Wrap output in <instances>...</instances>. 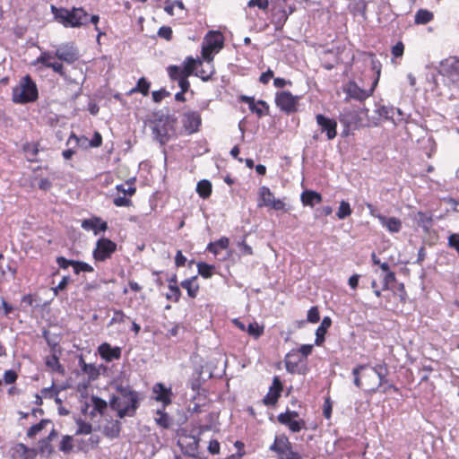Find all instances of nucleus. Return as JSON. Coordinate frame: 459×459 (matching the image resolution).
Returning a JSON list of instances; mask_svg holds the SVG:
<instances>
[{
	"label": "nucleus",
	"instance_id": "1",
	"mask_svg": "<svg viewBox=\"0 0 459 459\" xmlns=\"http://www.w3.org/2000/svg\"><path fill=\"white\" fill-rule=\"evenodd\" d=\"M79 57L78 49L73 44L66 43L58 46L55 51L42 52L37 58L36 64L52 68L54 72L59 74L62 77H65L64 65L59 61L71 65L77 61Z\"/></svg>",
	"mask_w": 459,
	"mask_h": 459
},
{
	"label": "nucleus",
	"instance_id": "2",
	"mask_svg": "<svg viewBox=\"0 0 459 459\" xmlns=\"http://www.w3.org/2000/svg\"><path fill=\"white\" fill-rule=\"evenodd\" d=\"M50 9L55 20L65 28H81L89 23V14L82 7L69 10L51 5Z\"/></svg>",
	"mask_w": 459,
	"mask_h": 459
},
{
	"label": "nucleus",
	"instance_id": "3",
	"mask_svg": "<svg viewBox=\"0 0 459 459\" xmlns=\"http://www.w3.org/2000/svg\"><path fill=\"white\" fill-rule=\"evenodd\" d=\"M120 396H113L110 400V407L117 411L119 418L134 416L138 408V394L128 386L117 388Z\"/></svg>",
	"mask_w": 459,
	"mask_h": 459
},
{
	"label": "nucleus",
	"instance_id": "4",
	"mask_svg": "<svg viewBox=\"0 0 459 459\" xmlns=\"http://www.w3.org/2000/svg\"><path fill=\"white\" fill-rule=\"evenodd\" d=\"M39 97L38 88L30 75L22 77L13 87L12 100L17 104H26L35 101Z\"/></svg>",
	"mask_w": 459,
	"mask_h": 459
},
{
	"label": "nucleus",
	"instance_id": "5",
	"mask_svg": "<svg viewBox=\"0 0 459 459\" xmlns=\"http://www.w3.org/2000/svg\"><path fill=\"white\" fill-rule=\"evenodd\" d=\"M152 130L155 140L163 145L175 134L174 121L169 117L156 119L152 123Z\"/></svg>",
	"mask_w": 459,
	"mask_h": 459
},
{
	"label": "nucleus",
	"instance_id": "6",
	"mask_svg": "<svg viewBox=\"0 0 459 459\" xmlns=\"http://www.w3.org/2000/svg\"><path fill=\"white\" fill-rule=\"evenodd\" d=\"M368 370L367 372H364V376L372 377L374 379V383L368 382L367 388L368 391L376 392L382 385L387 382V367L385 364H381L377 365L374 368H368Z\"/></svg>",
	"mask_w": 459,
	"mask_h": 459
},
{
	"label": "nucleus",
	"instance_id": "7",
	"mask_svg": "<svg viewBox=\"0 0 459 459\" xmlns=\"http://www.w3.org/2000/svg\"><path fill=\"white\" fill-rule=\"evenodd\" d=\"M117 244L108 238H100L93 251V257L97 261H105L116 251Z\"/></svg>",
	"mask_w": 459,
	"mask_h": 459
},
{
	"label": "nucleus",
	"instance_id": "8",
	"mask_svg": "<svg viewBox=\"0 0 459 459\" xmlns=\"http://www.w3.org/2000/svg\"><path fill=\"white\" fill-rule=\"evenodd\" d=\"M299 417V413L295 411H287L284 413L278 415V421L287 426L290 431L296 433L299 432L302 429H305L306 423L303 420H296Z\"/></svg>",
	"mask_w": 459,
	"mask_h": 459
},
{
	"label": "nucleus",
	"instance_id": "9",
	"mask_svg": "<svg viewBox=\"0 0 459 459\" xmlns=\"http://www.w3.org/2000/svg\"><path fill=\"white\" fill-rule=\"evenodd\" d=\"M299 98L284 91L276 94V105L286 113L296 111Z\"/></svg>",
	"mask_w": 459,
	"mask_h": 459
},
{
	"label": "nucleus",
	"instance_id": "10",
	"mask_svg": "<svg viewBox=\"0 0 459 459\" xmlns=\"http://www.w3.org/2000/svg\"><path fill=\"white\" fill-rule=\"evenodd\" d=\"M316 120L320 127L321 133L326 134L327 140H333L336 137L337 122L334 119L329 118L322 114H317Z\"/></svg>",
	"mask_w": 459,
	"mask_h": 459
},
{
	"label": "nucleus",
	"instance_id": "11",
	"mask_svg": "<svg viewBox=\"0 0 459 459\" xmlns=\"http://www.w3.org/2000/svg\"><path fill=\"white\" fill-rule=\"evenodd\" d=\"M367 206L370 209V213L377 217L382 226L385 227L388 231L391 233H397L402 229V221L398 218L395 217H386L382 214H376L373 211V206L370 204H368Z\"/></svg>",
	"mask_w": 459,
	"mask_h": 459
},
{
	"label": "nucleus",
	"instance_id": "12",
	"mask_svg": "<svg viewBox=\"0 0 459 459\" xmlns=\"http://www.w3.org/2000/svg\"><path fill=\"white\" fill-rule=\"evenodd\" d=\"M182 122L188 134H193L198 131L202 119L197 111H189L184 114Z\"/></svg>",
	"mask_w": 459,
	"mask_h": 459
},
{
	"label": "nucleus",
	"instance_id": "13",
	"mask_svg": "<svg viewBox=\"0 0 459 459\" xmlns=\"http://www.w3.org/2000/svg\"><path fill=\"white\" fill-rule=\"evenodd\" d=\"M282 390V385L278 377H275L273 381V385L269 389L268 394L263 399V402L266 405H274L278 398L281 395Z\"/></svg>",
	"mask_w": 459,
	"mask_h": 459
},
{
	"label": "nucleus",
	"instance_id": "14",
	"mask_svg": "<svg viewBox=\"0 0 459 459\" xmlns=\"http://www.w3.org/2000/svg\"><path fill=\"white\" fill-rule=\"evenodd\" d=\"M99 353L106 361L118 359L121 357V349L112 347L109 343L104 342L99 346Z\"/></svg>",
	"mask_w": 459,
	"mask_h": 459
},
{
	"label": "nucleus",
	"instance_id": "15",
	"mask_svg": "<svg viewBox=\"0 0 459 459\" xmlns=\"http://www.w3.org/2000/svg\"><path fill=\"white\" fill-rule=\"evenodd\" d=\"M82 228L85 230H93L97 235L99 231H105L108 229L107 222L101 221L100 218H91L82 221Z\"/></svg>",
	"mask_w": 459,
	"mask_h": 459
},
{
	"label": "nucleus",
	"instance_id": "16",
	"mask_svg": "<svg viewBox=\"0 0 459 459\" xmlns=\"http://www.w3.org/2000/svg\"><path fill=\"white\" fill-rule=\"evenodd\" d=\"M345 92L347 93L348 97L362 101L366 100L369 93L367 92V91L359 88L355 82H349L346 86Z\"/></svg>",
	"mask_w": 459,
	"mask_h": 459
},
{
	"label": "nucleus",
	"instance_id": "17",
	"mask_svg": "<svg viewBox=\"0 0 459 459\" xmlns=\"http://www.w3.org/2000/svg\"><path fill=\"white\" fill-rule=\"evenodd\" d=\"M153 393L155 394V400L161 402L164 406L171 403V390L168 389L163 384H156L153 386Z\"/></svg>",
	"mask_w": 459,
	"mask_h": 459
},
{
	"label": "nucleus",
	"instance_id": "18",
	"mask_svg": "<svg viewBox=\"0 0 459 459\" xmlns=\"http://www.w3.org/2000/svg\"><path fill=\"white\" fill-rule=\"evenodd\" d=\"M302 361V358L300 357L296 350H292L286 355L285 358V367L288 372L293 374L299 372L298 370L299 364Z\"/></svg>",
	"mask_w": 459,
	"mask_h": 459
},
{
	"label": "nucleus",
	"instance_id": "19",
	"mask_svg": "<svg viewBox=\"0 0 459 459\" xmlns=\"http://www.w3.org/2000/svg\"><path fill=\"white\" fill-rule=\"evenodd\" d=\"M212 51H219L223 47V39L220 32H210L205 38V45Z\"/></svg>",
	"mask_w": 459,
	"mask_h": 459
},
{
	"label": "nucleus",
	"instance_id": "20",
	"mask_svg": "<svg viewBox=\"0 0 459 459\" xmlns=\"http://www.w3.org/2000/svg\"><path fill=\"white\" fill-rule=\"evenodd\" d=\"M300 199L304 205H308L310 207H314L316 204L322 202L321 195L311 190L304 191L301 194Z\"/></svg>",
	"mask_w": 459,
	"mask_h": 459
},
{
	"label": "nucleus",
	"instance_id": "21",
	"mask_svg": "<svg viewBox=\"0 0 459 459\" xmlns=\"http://www.w3.org/2000/svg\"><path fill=\"white\" fill-rule=\"evenodd\" d=\"M290 446L291 444L285 435L276 436L273 444L270 446V450L280 455Z\"/></svg>",
	"mask_w": 459,
	"mask_h": 459
},
{
	"label": "nucleus",
	"instance_id": "22",
	"mask_svg": "<svg viewBox=\"0 0 459 459\" xmlns=\"http://www.w3.org/2000/svg\"><path fill=\"white\" fill-rule=\"evenodd\" d=\"M341 121L347 126H357L360 124L359 114L356 110H343Z\"/></svg>",
	"mask_w": 459,
	"mask_h": 459
},
{
	"label": "nucleus",
	"instance_id": "23",
	"mask_svg": "<svg viewBox=\"0 0 459 459\" xmlns=\"http://www.w3.org/2000/svg\"><path fill=\"white\" fill-rule=\"evenodd\" d=\"M331 318L325 316L323 318L319 327L316 331V344L320 345L325 340V334L327 329L331 326Z\"/></svg>",
	"mask_w": 459,
	"mask_h": 459
},
{
	"label": "nucleus",
	"instance_id": "24",
	"mask_svg": "<svg viewBox=\"0 0 459 459\" xmlns=\"http://www.w3.org/2000/svg\"><path fill=\"white\" fill-rule=\"evenodd\" d=\"M196 279L197 277L195 276L181 282V287L187 290L190 298H195L197 295L199 285L196 283Z\"/></svg>",
	"mask_w": 459,
	"mask_h": 459
},
{
	"label": "nucleus",
	"instance_id": "25",
	"mask_svg": "<svg viewBox=\"0 0 459 459\" xmlns=\"http://www.w3.org/2000/svg\"><path fill=\"white\" fill-rule=\"evenodd\" d=\"M52 354L50 356H48L46 358V366L52 369L53 371H57V372H61L63 371L62 369V367L59 363V359H58V355H57V351L53 349V352H51Z\"/></svg>",
	"mask_w": 459,
	"mask_h": 459
},
{
	"label": "nucleus",
	"instance_id": "26",
	"mask_svg": "<svg viewBox=\"0 0 459 459\" xmlns=\"http://www.w3.org/2000/svg\"><path fill=\"white\" fill-rule=\"evenodd\" d=\"M260 200L258 206H271L275 198L268 187L262 186L260 188Z\"/></svg>",
	"mask_w": 459,
	"mask_h": 459
},
{
	"label": "nucleus",
	"instance_id": "27",
	"mask_svg": "<svg viewBox=\"0 0 459 459\" xmlns=\"http://www.w3.org/2000/svg\"><path fill=\"white\" fill-rule=\"evenodd\" d=\"M198 65H202V62L200 60L194 59L191 56L187 57L185 62V66L182 69V74L190 76L193 74L194 71L197 69Z\"/></svg>",
	"mask_w": 459,
	"mask_h": 459
},
{
	"label": "nucleus",
	"instance_id": "28",
	"mask_svg": "<svg viewBox=\"0 0 459 459\" xmlns=\"http://www.w3.org/2000/svg\"><path fill=\"white\" fill-rule=\"evenodd\" d=\"M196 192L204 199L209 197L212 193V184L208 180H201L197 183Z\"/></svg>",
	"mask_w": 459,
	"mask_h": 459
},
{
	"label": "nucleus",
	"instance_id": "29",
	"mask_svg": "<svg viewBox=\"0 0 459 459\" xmlns=\"http://www.w3.org/2000/svg\"><path fill=\"white\" fill-rule=\"evenodd\" d=\"M433 13L428 10L420 9L415 14L416 24H426L433 20Z\"/></svg>",
	"mask_w": 459,
	"mask_h": 459
},
{
	"label": "nucleus",
	"instance_id": "30",
	"mask_svg": "<svg viewBox=\"0 0 459 459\" xmlns=\"http://www.w3.org/2000/svg\"><path fill=\"white\" fill-rule=\"evenodd\" d=\"M368 368V365H366V364H363V365H358L357 367H355L353 369H352V375L354 377V380H353V383L354 385L357 386V387H361L362 386V383H361V379H360V373L362 371H365L367 372Z\"/></svg>",
	"mask_w": 459,
	"mask_h": 459
},
{
	"label": "nucleus",
	"instance_id": "31",
	"mask_svg": "<svg viewBox=\"0 0 459 459\" xmlns=\"http://www.w3.org/2000/svg\"><path fill=\"white\" fill-rule=\"evenodd\" d=\"M241 100L243 102L248 104L249 109L252 112L257 114L258 117L264 116V113L263 109L256 107V104L255 102V99L253 97L242 96L241 97Z\"/></svg>",
	"mask_w": 459,
	"mask_h": 459
},
{
	"label": "nucleus",
	"instance_id": "32",
	"mask_svg": "<svg viewBox=\"0 0 459 459\" xmlns=\"http://www.w3.org/2000/svg\"><path fill=\"white\" fill-rule=\"evenodd\" d=\"M351 214V209L350 204L345 201H342L340 204L339 209L336 212V216L338 217V219L343 220L346 217L350 216Z\"/></svg>",
	"mask_w": 459,
	"mask_h": 459
},
{
	"label": "nucleus",
	"instance_id": "33",
	"mask_svg": "<svg viewBox=\"0 0 459 459\" xmlns=\"http://www.w3.org/2000/svg\"><path fill=\"white\" fill-rule=\"evenodd\" d=\"M49 423H50V420H41L40 422L31 426L29 429V430L27 432V436L29 437H35L39 432H40L46 427V425H48Z\"/></svg>",
	"mask_w": 459,
	"mask_h": 459
},
{
	"label": "nucleus",
	"instance_id": "34",
	"mask_svg": "<svg viewBox=\"0 0 459 459\" xmlns=\"http://www.w3.org/2000/svg\"><path fill=\"white\" fill-rule=\"evenodd\" d=\"M155 421L159 426L164 429L169 428L170 425L169 417L166 412L162 411L161 410L157 411V417L155 418Z\"/></svg>",
	"mask_w": 459,
	"mask_h": 459
},
{
	"label": "nucleus",
	"instance_id": "35",
	"mask_svg": "<svg viewBox=\"0 0 459 459\" xmlns=\"http://www.w3.org/2000/svg\"><path fill=\"white\" fill-rule=\"evenodd\" d=\"M73 437L71 436H64L59 446V450L68 454L73 450Z\"/></svg>",
	"mask_w": 459,
	"mask_h": 459
},
{
	"label": "nucleus",
	"instance_id": "36",
	"mask_svg": "<svg viewBox=\"0 0 459 459\" xmlns=\"http://www.w3.org/2000/svg\"><path fill=\"white\" fill-rule=\"evenodd\" d=\"M189 441L186 446V453L194 456L197 453L199 438L192 436L189 437Z\"/></svg>",
	"mask_w": 459,
	"mask_h": 459
},
{
	"label": "nucleus",
	"instance_id": "37",
	"mask_svg": "<svg viewBox=\"0 0 459 459\" xmlns=\"http://www.w3.org/2000/svg\"><path fill=\"white\" fill-rule=\"evenodd\" d=\"M449 68H451L452 70H455V74H457V71L459 69V62L457 60H455V59L446 60L445 63L441 64V70L440 71L443 74H448L449 73Z\"/></svg>",
	"mask_w": 459,
	"mask_h": 459
},
{
	"label": "nucleus",
	"instance_id": "38",
	"mask_svg": "<svg viewBox=\"0 0 459 459\" xmlns=\"http://www.w3.org/2000/svg\"><path fill=\"white\" fill-rule=\"evenodd\" d=\"M92 405L94 407V411H99L100 413H103L106 410L108 404L107 402L100 397L97 396H91V399Z\"/></svg>",
	"mask_w": 459,
	"mask_h": 459
},
{
	"label": "nucleus",
	"instance_id": "39",
	"mask_svg": "<svg viewBox=\"0 0 459 459\" xmlns=\"http://www.w3.org/2000/svg\"><path fill=\"white\" fill-rule=\"evenodd\" d=\"M150 82L145 78L139 79L136 88L133 89L132 91H140L143 95L147 96L149 94Z\"/></svg>",
	"mask_w": 459,
	"mask_h": 459
},
{
	"label": "nucleus",
	"instance_id": "40",
	"mask_svg": "<svg viewBox=\"0 0 459 459\" xmlns=\"http://www.w3.org/2000/svg\"><path fill=\"white\" fill-rule=\"evenodd\" d=\"M73 142H74V144L77 146H87L90 141L85 136L78 137L75 134L72 133L67 141V144H72Z\"/></svg>",
	"mask_w": 459,
	"mask_h": 459
},
{
	"label": "nucleus",
	"instance_id": "41",
	"mask_svg": "<svg viewBox=\"0 0 459 459\" xmlns=\"http://www.w3.org/2000/svg\"><path fill=\"white\" fill-rule=\"evenodd\" d=\"M198 267V273L200 275H202L204 278H209L212 275V271L214 270V267L212 265H209L205 263H199L197 264Z\"/></svg>",
	"mask_w": 459,
	"mask_h": 459
},
{
	"label": "nucleus",
	"instance_id": "42",
	"mask_svg": "<svg viewBox=\"0 0 459 459\" xmlns=\"http://www.w3.org/2000/svg\"><path fill=\"white\" fill-rule=\"evenodd\" d=\"M78 425V429L76 431V435H87L91 433L92 426L90 423L84 422L82 420H78L76 421Z\"/></svg>",
	"mask_w": 459,
	"mask_h": 459
},
{
	"label": "nucleus",
	"instance_id": "43",
	"mask_svg": "<svg viewBox=\"0 0 459 459\" xmlns=\"http://www.w3.org/2000/svg\"><path fill=\"white\" fill-rule=\"evenodd\" d=\"M169 292L167 294V299L169 300H173L175 302L178 301L181 291L177 285L169 284Z\"/></svg>",
	"mask_w": 459,
	"mask_h": 459
},
{
	"label": "nucleus",
	"instance_id": "44",
	"mask_svg": "<svg viewBox=\"0 0 459 459\" xmlns=\"http://www.w3.org/2000/svg\"><path fill=\"white\" fill-rule=\"evenodd\" d=\"M74 273L78 274L80 272H92L93 268L91 265L84 262L74 261Z\"/></svg>",
	"mask_w": 459,
	"mask_h": 459
},
{
	"label": "nucleus",
	"instance_id": "45",
	"mask_svg": "<svg viewBox=\"0 0 459 459\" xmlns=\"http://www.w3.org/2000/svg\"><path fill=\"white\" fill-rule=\"evenodd\" d=\"M280 459H302L300 455L292 450L291 446L286 449L281 455H279Z\"/></svg>",
	"mask_w": 459,
	"mask_h": 459
},
{
	"label": "nucleus",
	"instance_id": "46",
	"mask_svg": "<svg viewBox=\"0 0 459 459\" xmlns=\"http://www.w3.org/2000/svg\"><path fill=\"white\" fill-rule=\"evenodd\" d=\"M127 318L122 310H115L109 325L124 323Z\"/></svg>",
	"mask_w": 459,
	"mask_h": 459
},
{
	"label": "nucleus",
	"instance_id": "47",
	"mask_svg": "<svg viewBox=\"0 0 459 459\" xmlns=\"http://www.w3.org/2000/svg\"><path fill=\"white\" fill-rule=\"evenodd\" d=\"M247 332L250 335L257 338L263 333V328L257 323H251L248 325Z\"/></svg>",
	"mask_w": 459,
	"mask_h": 459
},
{
	"label": "nucleus",
	"instance_id": "48",
	"mask_svg": "<svg viewBox=\"0 0 459 459\" xmlns=\"http://www.w3.org/2000/svg\"><path fill=\"white\" fill-rule=\"evenodd\" d=\"M168 73L169 77L178 81L180 76H182V69L177 65H170L168 67Z\"/></svg>",
	"mask_w": 459,
	"mask_h": 459
},
{
	"label": "nucleus",
	"instance_id": "49",
	"mask_svg": "<svg viewBox=\"0 0 459 459\" xmlns=\"http://www.w3.org/2000/svg\"><path fill=\"white\" fill-rule=\"evenodd\" d=\"M152 100L154 102L159 103L165 97L169 95V92L167 91L165 89H160L159 91H152Z\"/></svg>",
	"mask_w": 459,
	"mask_h": 459
},
{
	"label": "nucleus",
	"instance_id": "50",
	"mask_svg": "<svg viewBox=\"0 0 459 459\" xmlns=\"http://www.w3.org/2000/svg\"><path fill=\"white\" fill-rule=\"evenodd\" d=\"M269 2L268 0H250L247 3L248 7L257 6L261 10H266L268 8Z\"/></svg>",
	"mask_w": 459,
	"mask_h": 459
},
{
	"label": "nucleus",
	"instance_id": "51",
	"mask_svg": "<svg viewBox=\"0 0 459 459\" xmlns=\"http://www.w3.org/2000/svg\"><path fill=\"white\" fill-rule=\"evenodd\" d=\"M320 319L319 311L316 307H312L307 312V321L316 323Z\"/></svg>",
	"mask_w": 459,
	"mask_h": 459
},
{
	"label": "nucleus",
	"instance_id": "52",
	"mask_svg": "<svg viewBox=\"0 0 459 459\" xmlns=\"http://www.w3.org/2000/svg\"><path fill=\"white\" fill-rule=\"evenodd\" d=\"M313 351V345L310 344H303L300 346L299 350L296 351L298 354L300 355L302 359L307 358L309 354H311Z\"/></svg>",
	"mask_w": 459,
	"mask_h": 459
},
{
	"label": "nucleus",
	"instance_id": "53",
	"mask_svg": "<svg viewBox=\"0 0 459 459\" xmlns=\"http://www.w3.org/2000/svg\"><path fill=\"white\" fill-rule=\"evenodd\" d=\"M404 51V45L402 41L397 42L393 48H392V55L394 57H401L403 55Z\"/></svg>",
	"mask_w": 459,
	"mask_h": 459
},
{
	"label": "nucleus",
	"instance_id": "54",
	"mask_svg": "<svg viewBox=\"0 0 459 459\" xmlns=\"http://www.w3.org/2000/svg\"><path fill=\"white\" fill-rule=\"evenodd\" d=\"M448 245L450 247H454L459 254V234H451L448 238Z\"/></svg>",
	"mask_w": 459,
	"mask_h": 459
},
{
	"label": "nucleus",
	"instance_id": "55",
	"mask_svg": "<svg viewBox=\"0 0 459 459\" xmlns=\"http://www.w3.org/2000/svg\"><path fill=\"white\" fill-rule=\"evenodd\" d=\"M23 150H24V152H26L31 157L37 156V154L39 152V149H38V144L37 143H32V144L26 143L23 146Z\"/></svg>",
	"mask_w": 459,
	"mask_h": 459
},
{
	"label": "nucleus",
	"instance_id": "56",
	"mask_svg": "<svg viewBox=\"0 0 459 459\" xmlns=\"http://www.w3.org/2000/svg\"><path fill=\"white\" fill-rule=\"evenodd\" d=\"M106 432H107V435H108L109 437H117L120 432L119 423L117 421L113 423L110 429L108 427H107Z\"/></svg>",
	"mask_w": 459,
	"mask_h": 459
},
{
	"label": "nucleus",
	"instance_id": "57",
	"mask_svg": "<svg viewBox=\"0 0 459 459\" xmlns=\"http://www.w3.org/2000/svg\"><path fill=\"white\" fill-rule=\"evenodd\" d=\"M187 77L188 76H186L184 74H182V76H180L178 78V86L180 87L181 91L183 92H186L188 90H189V87H190V83L187 80Z\"/></svg>",
	"mask_w": 459,
	"mask_h": 459
},
{
	"label": "nucleus",
	"instance_id": "58",
	"mask_svg": "<svg viewBox=\"0 0 459 459\" xmlns=\"http://www.w3.org/2000/svg\"><path fill=\"white\" fill-rule=\"evenodd\" d=\"M17 379V374L13 370H7L4 372V380L6 384H13Z\"/></svg>",
	"mask_w": 459,
	"mask_h": 459
},
{
	"label": "nucleus",
	"instance_id": "59",
	"mask_svg": "<svg viewBox=\"0 0 459 459\" xmlns=\"http://www.w3.org/2000/svg\"><path fill=\"white\" fill-rule=\"evenodd\" d=\"M158 35L163 39H170L172 37V30L170 27H160L158 31Z\"/></svg>",
	"mask_w": 459,
	"mask_h": 459
},
{
	"label": "nucleus",
	"instance_id": "60",
	"mask_svg": "<svg viewBox=\"0 0 459 459\" xmlns=\"http://www.w3.org/2000/svg\"><path fill=\"white\" fill-rule=\"evenodd\" d=\"M114 204L117 207H127L131 204V200L125 196H118L114 199Z\"/></svg>",
	"mask_w": 459,
	"mask_h": 459
},
{
	"label": "nucleus",
	"instance_id": "61",
	"mask_svg": "<svg viewBox=\"0 0 459 459\" xmlns=\"http://www.w3.org/2000/svg\"><path fill=\"white\" fill-rule=\"evenodd\" d=\"M56 263L57 264L59 265V267L63 268V269H66L69 265H73L74 264V260H67L66 258L63 257V256H59L56 258Z\"/></svg>",
	"mask_w": 459,
	"mask_h": 459
},
{
	"label": "nucleus",
	"instance_id": "62",
	"mask_svg": "<svg viewBox=\"0 0 459 459\" xmlns=\"http://www.w3.org/2000/svg\"><path fill=\"white\" fill-rule=\"evenodd\" d=\"M273 77V72L271 69H268L260 75L259 82L263 84H267Z\"/></svg>",
	"mask_w": 459,
	"mask_h": 459
},
{
	"label": "nucleus",
	"instance_id": "63",
	"mask_svg": "<svg viewBox=\"0 0 459 459\" xmlns=\"http://www.w3.org/2000/svg\"><path fill=\"white\" fill-rule=\"evenodd\" d=\"M102 143V137L100 133L95 132L93 138L89 142L91 147H100Z\"/></svg>",
	"mask_w": 459,
	"mask_h": 459
},
{
	"label": "nucleus",
	"instance_id": "64",
	"mask_svg": "<svg viewBox=\"0 0 459 459\" xmlns=\"http://www.w3.org/2000/svg\"><path fill=\"white\" fill-rule=\"evenodd\" d=\"M238 247L240 248L241 254L246 255H253L252 247L247 245L244 240L238 243Z\"/></svg>",
	"mask_w": 459,
	"mask_h": 459
}]
</instances>
